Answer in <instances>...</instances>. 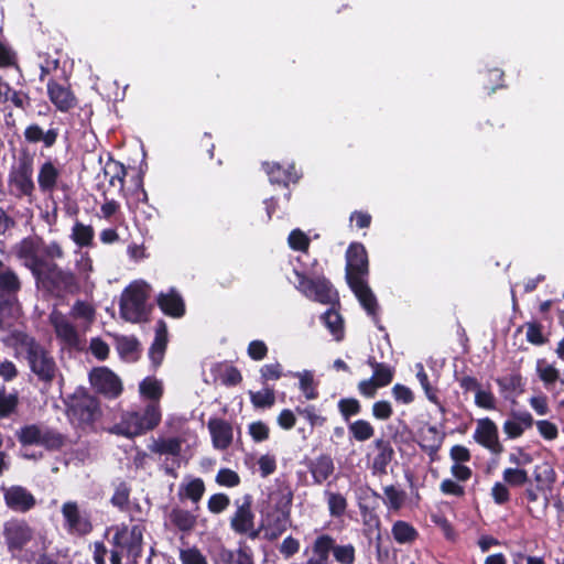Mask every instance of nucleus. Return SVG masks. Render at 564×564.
Segmentation results:
<instances>
[{
  "label": "nucleus",
  "instance_id": "16",
  "mask_svg": "<svg viewBox=\"0 0 564 564\" xmlns=\"http://www.w3.org/2000/svg\"><path fill=\"white\" fill-rule=\"evenodd\" d=\"M474 440L494 455H500L505 451L499 441L498 426L489 417L478 420Z\"/></svg>",
  "mask_w": 564,
  "mask_h": 564
},
{
  "label": "nucleus",
  "instance_id": "59",
  "mask_svg": "<svg viewBox=\"0 0 564 564\" xmlns=\"http://www.w3.org/2000/svg\"><path fill=\"white\" fill-rule=\"evenodd\" d=\"M230 506V498L228 495L218 492L209 497L207 501L208 511L214 514L224 512Z\"/></svg>",
  "mask_w": 564,
  "mask_h": 564
},
{
  "label": "nucleus",
  "instance_id": "47",
  "mask_svg": "<svg viewBox=\"0 0 564 564\" xmlns=\"http://www.w3.org/2000/svg\"><path fill=\"white\" fill-rule=\"evenodd\" d=\"M503 481L512 488L527 486L531 480L529 473L524 468L508 467L502 471Z\"/></svg>",
  "mask_w": 564,
  "mask_h": 564
},
{
  "label": "nucleus",
  "instance_id": "6",
  "mask_svg": "<svg viewBox=\"0 0 564 564\" xmlns=\"http://www.w3.org/2000/svg\"><path fill=\"white\" fill-rule=\"evenodd\" d=\"M145 528L141 524H134L130 528L122 525L118 528L109 541L111 546H116L124 553L128 563L137 564L143 553V533Z\"/></svg>",
  "mask_w": 564,
  "mask_h": 564
},
{
  "label": "nucleus",
  "instance_id": "36",
  "mask_svg": "<svg viewBox=\"0 0 564 564\" xmlns=\"http://www.w3.org/2000/svg\"><path fill=\"white\" fill-rule=\"evenodd\" d=\"M171 524L183 533H189L196 525V516L191 511L175 507L169 513Z\"/></svg>",
  "mask_w": 564,
  "mask_h": 564
},
{
  "label": "nucleus",
  "instance_id": "21",
  "mask_svg": "<svg viewBox=\"0 0 564 564\" xmlns=\"http://www.w3.org/2000/svg\"><path fill=\"white\" fill-rule=\"evenodd\" d=\"M3 499L6 506L15 512H28L36 505L35 497L25 487L13 485L10 487H2Z\"/></svg>",
  "mask_w": 564,
  "mask_h": 564
},
{
  "label": "nucleus",
  "instance_id": "5",
  "mask_svg": "<svg viewBox=\"0 0 564 564\" xmlns=\"http://www.w3.org/2000/svg\"><path fill=\"white\" fill-rule=\"evenodd\" d=\"M148 297V285L145 283L131 284L126 288L119 307L122 318L131 323L147 321L149 316Z\"/></svg>",
  "mask_w": 564,
  "mask_h": 564
},
{
  "label": "nucleus",
  "instance_id": "56",
  "mask_svg": "<svg viewBox=\"0 0 564 564\" xmlns=\"http://www.w3.org/2000/svg\"><path fill=\"white\" fill-rule=\"evenodd\" d=\"M288 242L292 250L307 252L311 240L301 229H293L289 235Z\"/></svg>",
  "mask_w": 564,
  "mask_h": 564
},
{
  "label": "nucleus",
  "instance_id": "52",
  "mask_svg": "<svg viewBox=\"0 0 564 564\" xmlns=\"http://www.w3.org/2000/svg\"><path fill=\"white\" fill-rule=\"evenodd\" d=\"M338 411L343 420L349 423L352 416L361 412V403L356 398H341L337 403Z\"/></svg>",
  "mask_w": 564,
  "mask_h": 564
},
{
  "label": "nucleus",
  "instance_id": "14",
  "mask_svg": "<svg viewBox=\"0 0 564 564\" xmlns=\"http://www.w3.org/2000/svg\"><path fill=\"white\" fill-rule=\"evenodd\" d=\"M89 381L97 393L108 399H117L123 390L121 379L107 367L94 368Z\"/></svg>",
  "mask_w": 564,
  "mask_h": 564
},
{
  "label": "nucleus",
  "instance_id": "60",
  "mask_svg": "<svg viewBox=\"0 0 564 564\" xmlns=\"http://www.w3.org/2000/svg\"><path fill=\"white\" fill-rule=\"evenodd\" d=\"M527 327V340L535 346H542L547 341L542 333V325L539 322H528Z\"/></svg>",
  "mask_w": 564,
  "mask_h": 564
},
{
  "label": "nucleus",
  "instance_id": "62",
  "mask_svg": "<svg viewBox=\"0 0 564 564\" xmlns=\"http://www.w3.org/2000/svg\"><path fill=\"white\" fill-rule=\"evenodd\" d=\"M70 315L74 318H83L87 322H93L95 318V308L91 304L78 300L73 305Z\"/></svg>",
  "mask_w": 564,
  "mask_h": 564
},
{
  "label": "nucleus",
  "instance_id": "18",
  "mask_svg": "<svg viewBox=\"0 0 564 564\" xmlns=\"http://www.w3.org/2000/svg\"><path fill=\"white\" fill-rule=\"evenodd\" d=\"M50 323L56 338L67 348H78L80 338L73 323L59 311H53L50 315Z\"/></svg>",
  "mask_w": 564,
  "mask_h": 564
},
{
  "label": "nucleus",
  "instance_id": "15",
  "mask_svg": "<svg viewBox=\"0 0 564 564\" xmlns=\"http://www.w3.org/2000/svg\"><path fill=\"white\" fill-rule=\"evenodd\" d=\"M46 89L48 99L56 110L68 112L77 107L78 99L67 82L58 83L55 79H50Z\"/></svg>",
  "mask_w": 564,
  "mask_h": 564
},
{
  "label": "nucleus",
  "instance_id": "40",
  "mask_svg": "<svg viewBox=\"0 0 564 564\" xmlns=\"http://www.w3.org/2000/svg\"><path fill=\"white\" fill-rule=\"evenodd\" d=\"M95 230L93 226L76 221L72 228L70 239L79 248L94 247Z\"/></svg>",
  "mask_w": 564,
  "mask_h": 564
},
{
  "label": "nucleus",
  "instance_id": "29",
  "mask_svg": "<svg viewBox=\"0 0 564 564\" xmlns=\"http://www.w3.org/2000/svg\"><path fill=\"white\" fill-rule=\"evenodd\" d=\"M18 254L21 259L25 260V265L30 269L32 274L46 261V259L41 256V240L32 238L22 240Z\"/></svg>",
  "mask_w": 564,
  "mask_h": 564
},
{
  "label": "nucleus",
  "instance_id": "3",
  "mask_svg": "<svg viewBox=\"0 0 564 564\" xmlns=\"http://www.w3.org/2000/svg\"><path fill=\"white\" fill-rule=\"evenodd\" d=\"M32 275L37 289L57 297L74 294L79 289L75 273L54 261L46 260Z\"/></svg>",
  "mask_w": 564,
  "mask_h": 564
},
{
  "label": "nucleus",
  "instance_id": "20",
  "mask_svg": "<svg viewBox=\"0 0 564 564\" xmlns=\"http://www.w3.org/2000/svg\"><path fill=\"white\" fill-rule=\"evenodd\" d=\"M355 296L357 297L358 302L360 303L361 307L367 312V314L372 318L373 323L379 327V329H382V326L379 325L380 317H379V304L377 301L376 295L373 294L372 290L370 289L367 280L358 281L355 279L354 282L347 283Z\"/></svg>",
  "mask_w": 564,
  "mask_h": 564
},
{
  "label": "nucleus",
  "instance_id": "32",
  "mask_svg": "<svg viewBox=\"0 0 564 564\" xmlns=\"http://www.w3.org/2000/svg\"><path fill=\"white\" fill-rule=\"evenodd\" d=\"M369 495L366 497L368 503H360V514L362 517L364 524L371 529H380L381 520L377 513L379 507V500L381 496L373 489L368 488Z\"/></svg>",
  "mask_w": 564,
  "mask_h": 564
},
{
  "label": "nucleus",
  "instance_id": "7",
  "mask_svg": "<svg viewBox=\"0 0 564 564\" xmlns=\"http://www.w3.org/2000/svg\"><path fill=\"white\" fill-rule=\"evenodd\" d=\"M297 280L296 289L307 299L321 304L338 302V292L324 275L308 278L306 273L294 270Z\"/></svg>",
  "mask_w": 564,
  "mask_h": 564
},
{
  "label": "nucleus",
  "instance_id": "13",
  "mask_svg": "<svg viewBox=\"0 0 564 564\" xmlns=\"http://www.w3.org/2000/svg\"><path fill=\"white\" fill-rule=\"evenodd\" d=\"M182 444L183 440L175 436L153 438L152 442L148 445V448L152 454H158L160 456L170 455L173 457L172 465L167 464V458L162 465L164 473L173 478L177 477L176 468L181 466L180 456L182 453Z\"/></svg>",
  "mask_w": 564,
  "mask_h": 564
},
{
  "label": "nucleus",
  "instance_id": "44",
  "mask_svg": "<svg viewBox=\"0 0 564 564\" xmlns=\"http://www.w3.org/2000/svg\"><path fill=\"white\" fill-rule=\"evenodd\" d=\"M348 433L351 438L362 443L373 437L375 427L369 421L359 419L348 423Z\"/></svg>",
  "mask_w": 564,
  "mask_h": 564
},
{
  "label": "nucleus",
  "instance_id": "61",
  "mask_svg": "<svg viewBox=\"0 0 564 564\" xmlns=\"http://www.w3.org/2000/svg\"><path fill=\"white\" fill-rule=\"evenodd\" d=\"M185 497L197 503L205 492V484L202 478L192 479L185 487Z\"/></svg>",
  "mask_w": 564,
  "mask_h": 564
},
{
  "label": "nucleus",
  "instance_id": "37",
  "mask_svg": "<svg viewBox=\"0 0 564 564\" xmlns=\"http://www.w3.org/2000/svg\"><path fill=\"white\" fill-rule=\"evenodd\" d=\"M69 444L70 442L65 434L55 429L43 426L40 446L48 452H58Z\"/></svg>",
  "mask_w": 564,
  "mask_h": 564
},
{
  "label": "nucleus",
  "instance_id": "43",
  "mask_svg": "<svg viewBox=\"0 0 564 564\" xmlns=\"http://www.w3.org/2000/svg\"><path fill=\"white\" fill-rule=\"evenodd\" d=\"M130 495L131 486L127 481L120 480L115 485V490L110 498V503L119 511L126 512L129 510Z\"/></svg>",
  "mask_w": 564,
  "mask_h": 564
},
{
  "label": "nucleus",
  "instance_id": "1",
  "mask_svg": "<svg viewBox=\"0 0 564 564\" xmlns=\"http://www.w3.org/2000/svg\"><path fill=\"white\" fill-rule=\"evenodd\" d=\"M300 564H356L357 551L352 543L341 544L327 533H317L304 547Z\"/></svg>",
  "mask_w": 564,
  "mask_h": 564
},
{
  "label": "nucleus",
  "instance_id": "2",
  "mask_svg": "<svg viewBox=\"0 0 564 564\" xmlns=\"http://www.w3.org/2000/svg\"><path fill=\"white\" fill-rule=\"evenodd\" d=\"M12 337L17 348L24 355L31 372L40 381L51 384L58 371L52 354L33 336L24 332H17Z\"/></svg>",
  "mask_w": 564,
  "mask_h": 564
},
{
  "label": "nucleus",
  "instance_id": "39",
  "mask_svg": "<svg viewBox=\"0 0 564 564\" xmlns=\"http://www.w3.org/2000/svg\"><path fill=\"white\" fill-rule=\"evenodd\" d=\"M533 479L534 486L551 491L556 481V471L549 463H543L534 467Z\"/></svg>",
  "mask_w": 564,
  "mask_h": 564
},
{
  "label": "nucleus",
  "instance_id": "9",
  "mask_svg": "<svg viewBox=\"0 0 564 564\" xmlns=\"http://www.w3.org/2000/svg\"><path fill=\"white\" fill-rule=\"evenodd\" d=\"M2 536L7 551L12 557L19 558L33 540L34 530L25 520L12 518L4 522Z\"/></svg>",
  "mask_w": 564,
  "mask_h": 564
},
{
  "label": "nucleus",
  "instance_id": "34",
  "mask_svg": "<svg viewBox=\"0 0 564 564\" xmlns=\"http://www.w3.org/2000/svg\"><path fill=\"white\" fill-rule=\"evenodd\" d=\"M367 365L372 369V376L370 378L381 388H384L392 382L395 372L392 366L377 361L373 356L368 357Z\"/></svg>",
  "mask_w": 564,
  "mask_h": 564
},
{
  "label": "nucleus",
  "instance_id": "25",
  "mask_svg": "<svg viewBox=\"0 0 564 564\" xmlns=\"http://www.w3.org/2000/svg\"><path fill=\"white\" fill-rule=\"evenodd\" d=\"M23 137L30 144L42 143L43 149H52L59 137V129L51 124L44 130L39 123L33 122L25 127Z\"/></svg>",
  "mask_w": 564,
  "mask_h": 564
},
{
  "label": "nucleus",
  "instance_id": "17",
  "mask_svg": "<svg viewBox=\"0 0 564 564\" xmlns=\"http://www.w3.org/2000/svg\"><path fill=\"white\" fill-rule=\"evenodd\" d=\"M292 500L293 494L289 491L278 502L275 513L269 516L268 530L271 540L278 539L288 530L291 520Z\"/></svg>",
  "mask_w": 564,
  "mask_h": 564
},
{
  "label": "nucleus",
  "instance_id": "26",
  "mask_svg": "<svg viewBox=\"0 0 564 564\" xmlns=\"http://www.w3.org/2000/svg\"><path fill=\"white\" fill-rule=\"evenodd\" d=\"M262 166L273 185L289 187L291 183H296L300 180L294 164L283 166L278 162H264Z\"/></svg>",
  "mask_w": 564,
  "mask_h": 564
},
{
  "label": "nucleus",
  "instance_id": "57",
  "mask_svg": "<svg viewBox=\"0 0 564 564\" xmlns=\"http://www.w3.org/2000/svg\"><path fill=\"white\" fill-rule=\"evenodd\" d=\"M475 404L484 410H497V399L489 388L487 390L480 389L476 392Z\"/></svg>",
  "mask_w": 564,
  "mask_h": 564
},
{
  "label": "nucleus",
  "instance_id": "55",
  "mask_svg": "<svg viewBox=\"0 0 564 564\" xmlns=\"http://www.w3.org/2000/svg\"><path fill=\"white\" fill-rule=\"evenodd\" d=\"M283 376H290L289 371L284 372L280 362L265 364L260 368L261 382L265 384L271 380H279Z\"/></svg>",
  "mask_w": 564,
  "mask_h": 564
},
{
  "label": "nucleus",
  "instance_id": "10",
  "mask_svg": "<svg viewBox=\"0 0 564 564\" xmlns=\"http://www.w3.org/2000/svg\"><path fill=\"white\" fill-rule=\"evenodd\" d=\"M66 413L79 426H91L100 415V404L96 397L88 393L74 395L67 403Z\"/></svg>",
  "mask_w": 564,
  "mask_h": 564
},
{
  "label": "nucleus",
  "instance_id": "41",
  "mask_svg": "<svg viewBox=\"0 0 564 564\" xmlns=\"http://www.w3.org/2000/svg\"><path fill=\"white\" fill-rule=\"evenodd\" d=\"M42 431L43 425L41 424H26L20 427V430L17 431L15 436L21 444V446H33L41 444V437H42Z\"/></svg>",
  "mask_w": 564,
  "mask_h": 564
},
{
  "label": "nucleus",
  "instance_id": "19",
  "mask_svg": "<svg viewBox=\"0 0 564 564\" xmlns=\"http://www.w3.org/2000/svg\"><path fill=\"white\" fill-rule=\"evenodd\" d=\"M39 188L44 194H52L56 189L69 191V186L61 181V169L52 159L43 162L37 173Z\"/></svg>",
  "mask_w": 564,
  "mask_h": 564
},
{
  "label": "nucleus",
  "instance_id": "54",
  "mask_svg": "<svg viewBox=\"0 0 564 564\" xmlns=\"http://www.w3.org/2000/svg\"><path fill=\"white\" fill-rule=\"evenodd\" d=\"M105 175L111 174L109 178L110 185L115 186L116 181L120 183V187L124 186V177L127 170L124 165L118 161L110 160L104 169Z\"/></svg>",
  "mask_w": 564,
  "mask_h": 564
},
{
  "label": "nucleus",
  "instance_id": "49",
  "mask_svg": "<svg viewBox=\"0 0 564 564\" xmlns=\"http://www.w3.org/2000/svg\"><path fill=\"white\" fill-rule=\"evenodd\" d=\"M250 402L257 409H269L275 403V392L273 388L264 387L260 391H249Z\"/></svg>",
  "mask_w": 564,
  "mask_h": 564
},
{
  "label": "nucleus",
  "instance_id": "45",
  "mask_svg": "<svg viewBox=\"0 0 564 564\" xmlns=\"http://www.w3.org/2000/svg\"><path fill=\"white\" fill-rule=\"evenodd\" d=\"M383 502L390 511H399L406 499V494L404 490L399 489L393 485L386 486L383 488Z\"/></svg>",
  "mask_w": 564,
  "mask_h": 564
},
{
  "label": "nucleus",
  "instance_id": "64",
  "mask_svg": "<svg viewBox=\"0 0 564 564\" xmlns=\"http://www.w3.org/2000/svg\"><path fill=\"white\" fill-rule=\"evenodd\" d=\"M180 561L182 564H208L206 557L196 546L181 550Z\"/></svg>",
  "mask_w": 564,
  "mask_h": 564
},
{
  "label": "nucleus",
  "instance_id": "23",
  "mask_svg": "<svg viewBox=\"0 0 564 564\" xmlns=\"http://www.w3.org/2000/svg\"><path fill=\"white\" fill-rule=\"evenodd\" d=\"M237 509L230 518V528L237 534H243L254 525V513L252 511V499L245 496L242 502L236 500Z\"/></svg>",
  "mask_w": 564,
  "mask_h": 564
},
{
  "label": "nucleus",
  "instance_id": "48",
  "mask_svg": "<svg viewBox=\"0 0 564 564\" xmlns=\"http://www.w3.org/2000/svg\"><path fill=\"white\" fill-rule=\"evenodd\" d=\"M322 319L337 341L344 338V322L338 312L328 310L323 314Z\"/></svg>",
  "mask_w": 564,
  "mask_h": 564
},
{
  "label": "nucleus",
  "instance_id": "33",
  "mask_svg": "<svg viewBox=\"0 0 564 564\" xmlns=\"http://www.w3.org/2000/svg\"><path fill=\"white\" fill-rule=\"evenodd\" d=\"M499 391L506 399L518 397L524 392L525 381L519 371L496 379Z\"/></svg>",
  "mask_w": 564,
  "mask_h": 564
},
{
  "label": "nucleus",
  "instance_id": "24",
  "mask_svg": "<svg viewBox=\"0 0 564 564\" xmlns=\"http://www.w3.org/2000/svg\"><path fill=\"white\" fill-rule=\"evenodd\" d=\"M207 427L216 449L225 451L230 447L234 440V429L230 422L220 417H210Z\"/></svg>",
  "mask_w": 564,
  "mask_h": 564
},
{
  "label": "nucleus",
  "instance_id": "50",
  "mask_svg": "<svg viewBox=\"0 0 564 564\" xmlns=\"http://www.w3.org/2000/svg\"><path fill=\"white\" fill-rule=\"evenodd\" d=\"M324 496L327 501L329 514L334 518L341 517L347 509V500L340 492L325 490Z\"/></svg>",
  "mask_w": 564,
  "mask_h": 564
},
{
  "label": "nucleus",
  "instance_id": "53",
  "mask_svg": "<svg viewBox=\"0 0 564 564\" xmlns=\"http://www.w3.org/2000/svg\"><path fill=\"white\" fill-rule=\"evenodd\" d=\"M291 377L300 378V389L307 400H315L318 398V391L314 386V378L310 371L304 373L289 371Z\"/></svg>",
  "mask_w": 564,
  "mask_h": 564
},
{
  "label": "nucleus",
  "instance_id": "46",
  "mask_svg": "<svg viewBox=\"0 0 564 564\" xmlns=\"http://www.w3.org/2000/svg\"><path fill=\"white\" fill-rule=\"evenodd\" d=\"M140 394L151 400V403H158V401L163 395V387L161 382L153 378V377H147L140 382L139 386Z\"/></svg>",
  "mask_w": 564,
  "mask_h": 564
},
{
  "label": "nucleus",
  "instance_id": "11",
  "mask_svg": "<svg viewBox=\"0 0 564 564\" xmlns=\"http://www.w3.org/2000/svg\"><path fill=\"white\" fill-rule=\"evenodd\" d=\"M345 278L347 283L367 280L369 275V259L366 247L361 242H351L346 250Z\"/></svg>",
  "mask_w": 564,
  "mask_h": 564
},
{
  "label": "nucleus",
  "instance_id": "28",
  "mask_svg": "<svg viewBox=\"0 0 564 564\" xmlns=\"http://www.w3.org/2000/svg\"><path fill=\"white\" fill-rule=\"evenodd\" d=\"M156 304L166 316L173 318H181L186 312L184 300L175 289L167 293L161 292L156 297Z\"/></svg>",
  "mask_w": 564,
  "mask_h": 564
},
{
  "label": "nucleus",
  "instance_id": "30",
  "mask_svg": "<svg viewBox=\"0 0 564 564\" xmlns=\"http://www.w3.org/2000/svg\"><path fill=\"white\" fill-rule=\"evenodd\" d=\"M444 437L445 435L441 433L435 425H427L420 431L421 441L419 442V446L429 455L431 462L437 458V453L442 447Z\"/></svg>",
  "mask_w": 564,
  "mask_h": 564
},
{
  "label": "nucleus",
  "instance_id": "27",
  "mask_svg": "<svg viewBox=\"0 0 564 564\" xmlns=\"http://www.w3.org/2000/svg\"><path fill=\"white\" fill-rule=\"evenodd\" d=\"M510 416L502 425L503 433L510 440L521 437L525 430L534 425V419L528 411H511Z\"/></svg>",
  "mask_w": 564,
  "mask_h": 564
},
{
  "label": "nucleus",
  "instance_id": "22",
  "mask_svg": "<svg viewBox=\"0 0 564 564\" xmlns=\"http://www.w3.org/2000/svg\"><path fill=\"white\" fill-rule=\"evenodd\" d=\"M304 464L312 476L313 484L321 486L335 473L334 459L329 454L323 453L315 458H306Z\"/></svg>",
  "mask_w": 564,
  "mask_h": 564
},
{
  "label": "nucleus",
  "instance_id": "8",
  "mask_svg": "<svg viewBox=\"0 0 564 564\" xmlns=\"http://www.w3.org/2000/svg\"><path fill=\"white\" fill-rule=\"evenodd\" d=\"M33 155L25 150L20 151L17 162L12 165L8 176L9 186L19 197L32 196L35 189L33 182Z\"/></svg>",
  "mask_w": 564,
  "mask_h": 564
},
{
  "label": "nucleus",
  "instance_id": "31",
  "mask_svg": "<svg viewBox=\"0 0 564 564\" xmlns=\"http://www.w3.org/2000/svg\"><path fill=\"white\" fill-rule=\"evenodd\" d=\"M377 454L373 457L371 469L375 475H386L389 464L394 457V449L389 440L383 437L373 441Z\"/></svg>",
  "mask_w": 564,
  "mask_h": 564
},
{
  "label": "nucleus",
  "instance_id": "63",
  "mask_svg": "<svg viewBox=\"0 0 564 564\" xmlns=\"http://www.w3.org/2000/svg\"><path fill=\"white\" fill-rule=\"evenodd\" d=\"M219 379L221 384L226 387H236L242 381V375L240 370L235 366H226L220 372Z\"/></svg>",
  "mask_w": 564,
  "mask_h": 564
},
{
  "label": "nucleus",
  "instance_id": "35",
  "mask_svg": "<svg viewBox=\"0 0 564 564\" xmlns=\"http://www.w3.org/2000/svg\"><path fill=\"white\" fill-rule=\"evenodd\" d=\"M21 290L17 273L0 260V297L15 295Z\"/></svg>",
  "mask_w": 564,
  "mask_h": 564
},
{
  "label": "nucleus",
  "instance_id": "42",
  "mask_svg": "<svg viewBox=\"0 0 564 564\" xmlns=\"http://www.w3.org/2000/svg\"><path fill=\"white\" fill-rule=\"evenodd\" d=\"M116 348L122 359L137 360L140 343L133 336H118L116 339Z\"/></svg>",
  "mask_w": 564,
  "mask_h": 564
},
{
  "label": "nucleus",
  "instance_id": "58",
  "mask_svg": "<svg viewBox=\"0 0 564 564\" xmlns=\"http://www.w3.org/2000/svg\"><path fill=\"white\" fill-rule=\"evenodd\" d=\"M166 347L167 338L154 337V340L149 349V357L155 367L162 364Z\"/></svg>",
  "mask_w": 564,
  "mask_h": 564
},
{
  "label": "nucleus",
  "instance_id": "38",
  "mask_svg": "<svg viewBox=\"0 0 564 564\" xmlns=\"http://www.w3.org/2000/svg\"><path fill=\"white\" fill-rule=\"evenodd\" d=\"M391 534L398 544H413L419 539V531L404 520H397L392 524Z\"/></svg>",
  "mask_w": 564,
  "mask_h": 564
},
{
  "label": "nucleus",
  "instance_id": "51",
  "mask_svg": "<svg viewBox=\"0 0 564 564\" xmlns=\"http://www.w3.org/2000/svg\"><path fill=\"white\" fill-rule=\"evenodd\" d=\"M536 373L545 387L554 384L560 379V371L545 359H538Z\"/></svg>",
  "mask_w": 564,
  "mask_h": 564
},
{
  "label": "nucleus",
  "instance_id": "4",
  "mask_svg": "<svg viewBox=\"0 0 564 564\" xmlns=\"http://www.w3.org/2000/svg\"><path fill=\"white\" fill-rule=\"evenodd\" d=\"M162 413L159 403H149L142 411H127L115 424L112 434L134 438L154 430L161 422Z\"/></svg>",
  "mask_w": 564,
  "mask_h": 564
},
{
  "label": "nucleus",
  "instance_id": "12",
  "mask_svg": "<svg viewBox=\"0 0 564 564\" xmlns=\"http://www.w3.org/2000/svg\"><path fill=\"white\" fill-rule=\"evenodd\" d=\"M61 511L64 519V529L69 534L85 536L93 531L90 512L80 510L76 501L64 502Z\"/></svg>",
  "mask_w": 564,
  "mask_h": 564
}]
</instances>
